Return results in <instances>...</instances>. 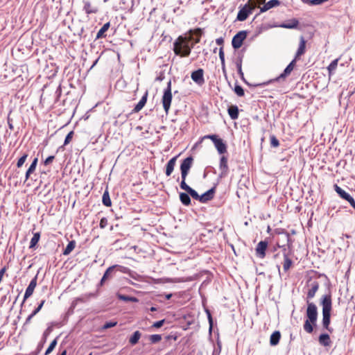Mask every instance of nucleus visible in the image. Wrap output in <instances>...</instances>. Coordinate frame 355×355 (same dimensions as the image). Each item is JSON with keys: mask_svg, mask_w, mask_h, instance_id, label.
Returning a JSON list of instances; mask_svg holds the SVG:
<instances>
[{"mask_svg": "<svg viewBox=\"0 0 355 355\" xmlns=\"http://www.w3.org/2000/svg\"><path fill=\"white\" fill-rule=\"evenodd\" d=\"M116 272L127 274L130 272V269L117 264L110 266L104 272L101 279L100 284L103 285L106 280L112 278L116 275Z\"/></svg>", "mask_w": 355, "mask_h": 355, "instance_id": "obj_6", "label": "nucleus"}, {"mask_svg": "<svg viewBox=\"0 0 355 355\" xmlns=\"http://www.w3.org/2000/svg\"><path fill=\"white\" fill-rule=\"evenodd\" d=\"M281 234L284 236V239L288 243L291 241V238L288 233L287 232L283 231Z\"/></svg>", "mask_w": 355, "mask_h": 355, "instance_id": "obj_55", "label": "nucleus"}, {"mask_svg": "<svg viewBox=\"0 0 355 355\" xmlns=\"http://www.w3.org/2000/svg\"><path fill=\"white\" fill-rule=\"evenodd\" d=\"M37 275H35L31 279V282L29 283V285L26 288L25 293H24V299H23V301H22V304L24 303V302L29 297H31L33 295V291H34V290H35V287L37 286Z\"/></svg>", "mask_w": 355, "mask_h": 355, "instance_id": "obj_13", "label": "nucleus"}, {"mask_svg": "<svg viewBox=\"0 0 355 355\" xmlns=\"http://www.w3.org/2000/svg\"><path fill=\"white\" fill-rule=\"evenodd\" d=\"M270 146L272 148H277L279 146V141L275 135H270Z\"/></svg>", "mask_w": 355, "mask_h": 355, "instance_id": "obj_43", "label": "nucleus"}, {"mask_svg": "<svg viewBox=\"0 0 355 355\" xmlns=\"http://www.w3.org/2000/svg\"><path fill=\"white\" fill-rule=\"evenodd\" d=\"M162 340V336L159 334H153L149 336V340L151 343H157Z\"/></svg>", "mask_w": 355, "mask_h": 355, "instance_id": "obj_40", "label": "nucleus"}, {"mask_svg": "<svg viewBox=\"0 0 355 355\" xmlns=\"http://www.w3.org/2000/svg\"><path fill=\"white\" fill-rule=\"evenodd\" d=\"M141 334L139 331H135L129 339V343L132 345H136L140 339Z\"/></svg>", "mask_w": 355, "mask_h": 355, "instance_id": "obj_31", "label": "nucleus"}, {"mask_svg": "<svg viewBox=\"0 0 355 355\" xmlns=\"http://www.w3.org/2000/svg\"><path fill=\"white\" fill-rule=\"evenodd\" d=\"M227 160V157L225 155L221 156L220 158L219 169L220 172L218 177V180L227 177L229 173Z\"/></svg>", "mask_w": 355, "mask_h": 355, "instance_id": "obj_11", "label": "nucleus"}, {"mask_svg": "<svg viewBox=\"0 0 355 355\" xmlns=\"http://www.w3.org/2000/svg\"><path fill=\"white\" fill-rule=\"evenodd\" d=\"M191 78L193 82L199 85H202L205 83L204 79V71L202 69H198L193 71L191 74Z\"/></svg>", "mask_w": 355, "mask_h": 355, "instance_id": "obj_14", "label": "nucleus"}, {"mask_svg": "<svg viewBox=\"0 0 355 355\" xmlns=\"http://www.w3.org/2000/svg\"><path fill=\"white\" fill-rule=\"evenodd\" d=\"M219 58L220 60V62L221 63H224L225 62V53H224V51H223V47L221 46L220 49H219Z\"/></svg>", "mask_w": 355, "mask_h": 355, "instance_id": "obj_51", "label": "nucleus"}, {"mask_svg": "<svg viewBox=\"0 0 355 355\" xmlns=\"http://www.w3.org/2000/svg\"><path fill=\"white\" fill-rule=\"evenodd\" d=\"M217 137V135H207L204 137V139H209L213 142L214 140V138H216Z\"/></svg>", "mask_w": 355, "mask_h": 355, "instance_id": "obj_57", "label": "nucleus"}, {"mask_svg": "<svg viewBox=\"0 0 355 355\" xmlns=\"http://www.w3.org/2000/svg\"><path fill=\"white\" fill-rule=\"evenodd\" d=\"M57 345V339H54L49 345V347L46 349L44 355L49 354L55 347Z\"/></svg>", "mask_w": 355, "mask_h": 355, "instance_id": "obj_41", "label": "nucleus"}, {"mask_svg": "<svg viewBox=\"0 0 355 355\" xmlns=\"http://www.w3.org/2000/svg\"><path fill=\"white\" fill-rule=\"evenodd\" d=\"M28 157V154L24 153L21 157H19L17 162V168H21L23 164L25 163L26 159Z\"/></svg>", "mask_w": 355, "mask_h": 355, "instance_id": "obj_38", "label": "nucleus"}, {"mask_svg": "<svg viewBox=\"0 0 355 355\" xmlns=\"http://www.w3.org/2000/svg\"><path fill=\"white\" fill-rule=\"evenodd\" d=\"M180 187L182 189L184 190L186 192L189 193V196L192 197L194 200H200V196L198 192L189 186L186 182H180Z\"/></svg>", "mask_w": 355, "mask_h": 355, "instance_id": "obj_17", "label": "nucleus"}, {"mask_svg": "<svg viewBox=\"0 0 355 355\" xmlns=\"http://www.w3.org/2000/svg\"><path fill=\"white\" fill-rule=\"evenodd\" d=\"M281 338V334L279 331H275L270 336V344L271 346L277 345Z\"/></svg>", "mask_w": 355, "mask_h": 355, "instance_id": "obj_26", "label": "nucleus"}, {"mask_svg": "<svg viewBox=\"0 0 355 355\" xmlns=\"http://www.w3.org/2000/svg\"><path fill=\"white\" fill-rule=\"evenodd\" d=\"M178 156H175L170 159L166 164L165 173L167 177L170 176L174 170Z\"/></svg>", "mask_w": 355, "mask_h": 355, "instance_id": "obj_21", "label": "nucleus"}, {"mask_svg": "<svg viewBox=\"0 0 355 355\" xmlns=\"http://www.w3.org/2000/svg\"><path fill=\"white\" fill-rule=\"evenodd\" d=\"M172 92H171V80L167 83V86L164 89V94L162 98L163 108L166 114L168 113L171 101H172Z\"/></svg>", "mask_w": 355, "mask_h": 355, "instance_id": "obj_7", "label": "nucleus"}, {"mask_svg": "<svg viewBox=\"0 0 355 355\" xmlns=\"http://www.w3.org/2000/svg\"><path fill=\"white\" fill-rule=\"evenodd\" d=\"M277 248H282L284 251V264L283 268L285 272L288 270L293 264V261L289 258L288 254L286 253V248L285 245H279L277 244Z\"/></svg>", "mask_w": 355, "mask_h": 355, "instance_id": "obj_18", "label": "nucleus"}, {"mask_svg": "<svg viewBox=\"0 0 355 355\" xmlns=\"http://www.w3.org/2000/svg\"><path fill=\"white\" fill-rule=\"evenodd\" d=\"M318 342L324 347H328L331 345L330 336L328 334H322L318 337Z\"/></svg>", "mask_w": 355, "mask_h": 355, "instance_id": "obj_24", "label": "nucleus"}, {"mask_svg": "<svg viewBox=\"0 0 355 355\" xmlns=\"http://www.w3.org/2000/svg\"><path fill=\"white\" fill-rule=\"evenodd\" d=\"M102 202L103 205L106 207H110L112 205V201L107 189H106L103 194Z\"/></svg>", "mask_w": 355, "mask_h": 355, "instance_id": "obj_32", "label": "nucleus"}, {"mask_svg": "<svg viewBox=\"0 0 355 355\" xmlns=\"http://www.w3.org/2000/svg\"><path fill=\"white\" fill-rule=\"evenodd\" d=\"M84 300L81 297H77L76 298L71 304V309H75V307L77 306L78 302H83Z\"/></svg>", "mask_w": 355, "mask_h": 355, "instance_id": "obj_47", "label": "nucleus"}, {"mask_svg": "<svg viewBox=\"0 0 355 355\" xmlns=\"http://www.w3.org/2000/svg\"><path fill=\"white\" fill-rule=\"evenodd\" d=\"M320 304L322 306V327L329 333H332L334 329L330 327L332 310V298L330 291L329 293L322 296L320 299Z\"/></svg>", "mask_w": 355, "mask_h": 355, "instance_id": "obj_2", "label": "nucleus"}, {"mask_svg": "<svg viewBox=\"0 0 355 355\" xmlns=\"http://www.w3.org/2000/svg\"><path fill=\"white\" fill-rule=\"evenodd\" d=\"M116 324H117V322H116V321H109V322H106L103 324L102 328L103 329H107L115 327Z\"/></svg>", "mask_w": 355, "mask_h": 355, "instance_id": "obj_44", "label": "nucleus"}, {"mask_svg": "<svg viewBox=\"0 0 355 355\" xmlns=\"http://www.w3.org/2000/svg\"><path fill=\"white\" fill-rule=\"evenodd\" d=\"M35 315V314H33V313H31V314L27 317V318H26V321H25L24 324H28V323L31 322V319H32Z\"/></svg>", "mask_w": 355, "mask_h": 355, "instance_id": "obj_59", "label": "nucleus"}, {"mask_svg": "<svg viewBox=\"0 0 355 355\" xmlns=\"http://www.w3.org/2000/svg\"><path fill=\"white\" fill-rule=\"evenodd\" d=\"M54 159H55L54 155H50L48 157H46V159L44 161L43 163L45 166H47V165L50 164L53 161Z\"/></svg>", "mask_w": 355, "mask_h": 355, "instance_id": "obj_54", "label": "nucleus"}, {"mask_svg": "<svg viewBox=\"0 0 355 355\" xmlns=\"http://www.w3.org/2000/svg\"><path fill=\"white\" fill-rule=\"evenodd\" d=\"M148 91H146L139 103L135 106L133 108L132 113H137L139 112L140 110L143 109V107L145 106L147 98H148Z\"/></svg>", "mask_w": 355, "mask_h": 355, "instance_id": "obj_20", "label": "nucleus"}, {"mask_svg": "<svg viewBox=\"0 0 355 355\" xmlns=\"http://www.w3.org/2000/svg\"><path fill=\"white\" fill-rule=\"evenodd\" d=\"M216 43L219 46H223L224 44V39L223 37H218L216 40Z\"/></svg>", "mask_w": 355, "mask_h": 355, "instance_id": "obj_58", "label": "nucleus"}, {"mask_svg": "<svg viewBox=\"0 0 355 355\" xmlns=\"http://www.w3.org/2000/svg\"><path fill=\"white\" fill-rule=\"evenodd\" d=\"M221 68H222L223 73H224V75L226 76L225 62H224V63H221Z\"/></svg>", "mask_w": 355, "mask_h": 355, "instance_id": "obj_63", "label": "nucleus"}, {"mask_svg": "<svg viewBox=\"0 0 355 355\" xmlns=\"http://www.w3.org/2000/svg\"><path fill=\"white\" fill-rule=\"evenodd\" d=\"M242 61H243V55H239L235 62V64L237 68V71H238V73H239L240 78L243 80L245 81L244 74L242 71Z\"/></svg>", "mask_w": 355, "mask_h": 355, "instance_id": "obj_28", "label": "nucleus"}, {"mask_svg": "<svg viewBox=\"0 0 355 355\" xmlns=\"http://www.w3.org/2000/svg\"><path fill=\"white\" fill-rule=\"evenodd\" d=\"M217 184L218 183L214 184V185L211 189L200 195L199 202L201 203H207L209 200H212L216 193Z\"/></svg>", "mask_w": 355, "mask_h": 355, "instance_id": "obj_12", "label": "nucleus"}, {"mask_svg": "<svg viewBox=\"0 0 355 355\" xmlns=\"http://www.w3.org/2000/svg\"><path fill=\"white\" fill-rule=\"evenodd\" d=\"M295 63H296V60L293 59L287 65V67L284 69V71L279 76H277L275 78L270 79V80H269L268 81H266V82H263V83H257V84L253 85V87H264L266 85H268L274 84V83H280L281 81H284V79L286 78V77H287L291 73V71L293 70L294 67L295 66Z\"/></svg>", "mask_w": 355, "mask_h": 355, "instance_id": "obj_5", "label": "nucleus"}, {"mask_svg": "<svg viewBox=\"0 0 355 355\" xmlns=\"http://www.w3.org/2000/svg\"><path fill=\"white\" fill-rule=\"evenodd\" d=\"M220 352V348L219 349H214L212 353V355H219Z\"/></svg>", "mask_w": 355, "mask_h": 355, "instance_id": "obj_64", "label": "nucleus"}, {"mask_svg": "<svg viewBox=\"0 0 355 355\" xmlns=\"http://www.w3.org/2000/svg\"><path fill=\"white\" fill-rule=\"evenodd\" d=\"M340 58H336L331 62L329 64L327 69L329 71V74L334 73L338 64V60Z\"/></svg>", "mask_w": 355, "mask_h": 355, "instance_id": "obj_34", "label": "nucleus"}, {"mask_svg": "<svg viewBox=\"0 0 355 355\" xmlns=\"http://www.w3.org/2000/svg\"><path fill=\"white\" fill-rule=\"evenodd\" d=\"M227 112L232 119L236 120L239 118V110L237 105L230 106Z\"/></svg>", "mask_w": 355, "mask_h": 355, "instance_id": "obj_25", "label": "nucleus"}, {"mask_svg": "<svg viewBox=\"0 0 355 355\" xmlns=\"http://www.w3.org/2000/svg\"><path fill=\"white\" fill-rule=\"evenodd\" d=\"M214 140L213 144L216 148L218 153L220 155H223L227 153V144L226 143L218 136L216 138H214Z\"/></svg>", "mask_w": 355, "mask_h": 355, "instance_id": "obj_15", "label": "nucleus"}, {"mask_svg": "<svg viewBox=\"0 0 355 355\" xmlns=\"http://www.w3.org/2000/svg\"><path fill=\"white\" fill-rule=\"evenodd\" d=\"M324 2H326L325 0H310L309 5L317 6V5H320Z\"/></svg>", "mask_w": 355, "mask_h": 355, "instance_id": "obj_53", "label": "nucleus"}, {"mask_svg": "<svg viewBox=\"0 0 355 355\" xmlns=\"http://www.w3.org/2000/svg\"><path fill=\"white\" fill-rule=\"evenodd\" d=\"M165 322V319H163V320H158V321H156L155 322L153 325H152V327H154V328H160Z\"/></svg>", "mask_w": 355, "mask_h": 355, "instance_id": "obj_49", "label": "nucleus"}, {"mask_svg": "<svg viewBox=\"0 0 355 355\" xmlns=\"http://www.w3.org/2000/svg\"><path fill=\"white\" fill-rule=\"evenodd\" d=\"M40 239V234L39 232H36L33 234L31 242H30V248H34L38 243Z\"/></svg>", "mask_w": 355, "mask_h": 355, "instance_id": "obj_35", "label": "nucleus"}, {"mask_svg": "<svg viewBox=\"0 0 355 355\" xmlns=\"http://www.w3.org/2000/svg\"><path fill=\"white\" fill-rule=\"evenodd\" d=\"M128 273H129L130 276L135 280L140 281L142 277L141 275H138L135 272H131V271L130 270V272H128Z\"/></svg>", "mask_w": 355, "mask_h": 355, "instance_id": "obj_52", "label": "nucleus"}, {"mask_svg": "<svg viewBox=\"0 0 355 355\" xmlns=\"http://www.w3.org/2000/svg\"><path fill=\"white\" fill-rule=\"evenodd\" d=\"M33 173V171H31L30 168H28V170L26 172V175H25L26 180H27L30 178L31 175Z\"/></svg>", "mask_w": 355, "mask_h": 355, "instance_id": "obj_61", "label": "nucleus"}, {"mask_svg": "<svg viewBox=\"0 0 355 355\" xmlns=\"http://www.w3.org/2000/svg\"><path fill=\"white\" fill-rule=\"evenodd\" d=\"M73 135V131H70L66 136L64 141V146H66L70 143Z\"/></svg>", "mask_w": 355, "mask_h": 355, "instance_id": "obj_45", "label": "nucleus"}, {"mask_svg": "<svg viewBox=\"0 0 355 355\" xmlns=\"http://www.w3.org/2000/svg\"><path fill=\"white\" fill-rule=\"evenodd\" d=\"M193 158L192 156H189L184 159L180 164L181 171V182H185L187 177L189 174V170L192 166Z\"/></svg>", "mask_w": 355, "mask_h": 355, "instance_id": "obj_8", "label": "nucleus"}, {"mask_svg": "<svg viewBox=\"0 0 355 355\" xmlns=\"http://www.w3.org/2000/svg\"><path fill=\"white\" fill-rule=\"evenodd\" d=\"M306 286L309 288L306 293L307 308L306 311V320L303 328L306 333L311 334L313 331L314 327L316 326L318 313L317 306L313 302H310V300L315 297L319 288V283L310 278L306 282Z\"/></svg>", "mask_w": 355, "mask_h": 355, "instance_id": "obj_1", "label": "nucleus"}, {"mask_svg": "<svg viewBox=\"0 0 355 355\" xmlns=\"http://www.w3.org/2000/svg\"><path fill=\"white\" fill-rule=\"evenodd\" d=\"M191 37L179 36L173 42V51L175 55L181 57H187L190 55L194 44H190Z\"/></svg>", "mask_w": 355, "mask_h": 355, "instance_id": "obj_3", "label": "nucleus"}, {"mask_svg": "<svg viewBox=\"0 0 355 355\" xmlns=\"http://www.w3.org/2000/svg\"><path fill=\"white\" fill-rule=\"evenodd\" d=\"M234 91L239 96H243L245 94L243 88L241 85L237 84L235 85Z\"/></svg>", "mask_w": 355, "mask_h": 355, "instance_id": "obj_39", "label": "nucleus"}, {"mask_svg": "<svg viewBox=\"0 0 355 355\" xmlns=\"http://www.w3.org/2000/svg\"><path fill=\"white\" fill-rule=\"evenodd\" d=\"M118 299L124 302H137L139 300L136 297L128 296L118 293L116 294Z\"/></svg>", "mask_w": 355, "mask_h": 355, "instance_id": "obj_30", "label": "nucleus"}, {"mask_svg": "<svg viewBox=\"0 0 355 355\" xmlns=\"http://www.w3.org/2000/svg\"><path fill=\"white\" fill-rule=\"evenodd\" d=\"M248 35V32L246 31H241L238 32L232 40V46L234 49H239L242 44L243 41L246 39Z\"/></svg>", "mask_w": 355, "mask_h": 355, "instance_id": "obj_10", "label": "nucleus"}, {"mask_svg": "<svg viewBox=\"0 0 355 355\" xmlns=\"http://www.w3.org/2000/svg\"><path fill=\"white\" fill-rule=\"evenodd\" d=\"M268 243L267 241H261L258 243L255 250L257 256L260 259H263L266 257V251L268 248Z\"/></svg>", "mask_w": 355, "mask_h": 355, "instance_id": "obj_16", "label": "nucleus"}, {"mask_svg": "<svg viewBox=\"0 0 355 355\" xmlns=\"http://www.w3.org/2000/svg\"><path fill=\"white\" fill-rule=\"evenodd\" d=\"M110 26V22H107L103 24V26L100 28V30L98 31L95 40H98L100 38H103L106 37V35L105 33L109 29Z\"/></svg>", "mask_w": 355, "mask_h": 355, "instance_id": "obj_27", "label": "nucleus"}, {"mask_svg": "<svg viewBox=\"0 0 355 355\" xmlns=\"http://www.w3.org/2000/svg\"><path fill=\"white\" fill-rule=\"evenodd\" d=\"M37 162H38V158L37 157L34 158L33 160L32 161V163L31 164L30 166L28 167V168H30L31 171H33L34 172L35 171Z\"/></svg>", "mask_w": 355, "mask_h": 355, "instance_id": "obj_46", "label": "nucleus"}, {"mask_svg": "<svg viewBox=\"0 0 355 355\" xmlns=\"http://www.w3.org/2000/svg\"><path fill=\"white\" fill-rule=\"evenodd\" d=\"M7 120H8V128H10V130H13L14 126L12 125V119H10V116H8Z\"/></svg>", "mask_w": 355, "mask_h": 355, "instance_id": "obj_56", "label": "nucleus"}, {"mask_svg": "<svg viewBox=\"0 0 355 355\" xmlns=\"http://www.w3.org/2000/svg\"><path fill=\"white\" fill-rule=\"evenodd\" d=\"M83 9L87 15L96 13L97 12V9H92L91 3L89 1L84 2Z\"/></svg>", "mask_w": 355, "mask_h": 355, "instance_id": "obj_36", "label": "nucleus"}, {"mask_svg": "<svg viewBox=\"0 0 355 355\" xmlns=\"http://www.w3.org/2000/svg\"><path fill=\"white\" fill-rule=\"evenodd\" d=\"M52 331H53V325L52 324L49 325L48 327L45 329V331H44V333L42 334V340L43 343H45L46 341L47 337L52 332Z\"/></svg>", "mask_w": 355, "mask_h": 355, "instance_id": "obj_37", "label": "nucleus"}, {"mask_svg": "<svg viewBox=\"0 0 355 355\" xmlns=\"http://www.w3.org/2000/svg\"><path fill=\"white\" fill-rule=\"evenodd\" d=\"M107 225V219L105 217H103L99 223V227L101 229H104Z\"/></svg>", "mask_w": 355, "mask_h": 355, "instance_id": "obj_50", "label": "nucleus"}, {"mask_svg": "<svg viewBox=\"0 0 355 355\" xmlns=\"http://www.w3.org/2000/svg\"><path fill=\"white\" fill-rule=\"evenodd\" d=\"M173 12L178 14H182L183 12V10H181L179 7H177L173 9Z\"/></svg>", "mask_w": 355, "mask_h": 355, "instance_id": "obj_62", "label": "nucleus"}, {"mask_svg": "<svg viewBox=\"0 0 355 355\" xmlns=\"http://www.w3.org/2000/svg\"><path fill=\"white\" fill-rule=\"evenodd\" d=\"M205 311L207 315V319H208V322H209V330L211 332L212 330V328H213V324H214L213 318H212L211 313L209 310L206 309Z\"/></svg>", "mask_w": 355, "mask_h": 355, "instance_id": "obj_42", "label": "nucleus"}, {"mask_svg": "<svg viewBox=\"0 0 355 355\" xmlns=\"http://www.w3.org/2000/svg\"><path fill=\"white\" fill-rule=\"evenodd\" d=\"M299 25V21L295 19H291L288 22L283 23L281 25H279V27L288 28V29H293L297 28Z\"/></svg>", "mask_w": 355, "mask_h": 355, "instance_id": "obj_23", "label": "nucleus"}, {"mask_svg": "<svg viewBox=\"0 0 355 355\" xmlns=\"http://www.w3.org/2000/svg\"><path fill=\"white\" fill-rule=\"evenodd\" d=\"M44 303H45V300H42L40 302V303L38 304L37 307H36L32 313L35 315H36L37 313H39L40 311L42 309Z\"/></svg>", "mask_w": 355, "mask_h": 355, "instance_id": "obj_48", "label": "nucleus"}, {"mask_svg": "<svg viewBox=\"0 0 355 355\" xmlns=\"http://www.w3.org/2000/svg\"><path fill=\"white\" fill-rule=\"evenodd\" d=\"M281 4V1L279 0H270L267 3H264V5L260 8L259 13H262L266 12L270 8L277 7Z\"/></svg>", "mask_w": 355, "mask_h": 355, "instance_id": "obj_19", "label": "nucleus"}, {"mask_svg": "<svg viewBox=\"0 0 355 355\" xmlns=\"http://www.w3.org/2000/svg\"><path fill=\"white\" fill-rule=\"evenodd\" d=\"M306 49V40L303 36L300 37L299 47L295 53V58L296 60L298 58L305 53Z\"/></svg>", "mask_w": 355, "mask_h": 355, "instance_id": "obj_22", "label": "nucleus"}, {"mask_svg": "<svg viewBox=\"0 0 355 355\" xmlns=\"http://www.w3.org/2000/svg\"><path fill=\"white\" fill-rule=\"evenodd\" d=\"M201 30H198L197 31V38L195 40V44L200 42V36H201Z\"/></svg>", "mask_w": 355, "mask_h": 355, "instance_id": "obj_60", "label": "nucleus"}, {"mask_svg": "<svg viewBox=\"0 0 355 355\" xmlns=\"http://www.w3.org/2000/svg\"><path fill=\"white\" fill-rule=\"evenodd\" d=\"M334 188L335 191L339 196V197L347 201L350 204V205L355 209V200L354 198L349 193L346 192L336 184L334 185Z\"/></svg>", "mask_w": 355, "mask_h": 355, "instance_id": "obj_9", "label": "nucleus"}, {"mask_svg": "<svg viewBox=\"0 0 355 355\" xmlns=\"http://www.w3.org/2000/svg\"><path fill=\"white\" fill-rule=\"evenodd\" d=\"M265 0H249L238 12L236 19L240 21H245L252 12L256 6L264 3Z\"/></svg>", "mask_w": 355, "mask_h": 355, "instance_id": "obj_4", "label": "nucleus"}, {"mask_svg": "<svg viewBox=\"0 0 355 355\" xmlns=\"http://www.w3.org/2000/svg\"><path fill=\"white\" fill-rule=\"evenodd\" d=\"M75 247H76V241L74 240L69 241L67 245L66 246V248L63 250V254L64 255L69 254L72 252V250L75 248Z\"/></svg>", "mask_w": 355, "mask_h": 355, "instance_id": "obj_33", "label": "nucleus"}, {"mask_svg": "<svg viewBox=\"0 0 355 355\" xmlns=\"http://www.w3.org/2000/svg\"><path fill=\"white\" fill-rule=\"evenodd\" d=\"M180 200L184 206H189L191 205V198L187 192L180 193Z\"/></svg>", "mask_w": 355, "mask_h": 355, "instance_id": "obj_29", "label": "nucleus"}]
</instances>
